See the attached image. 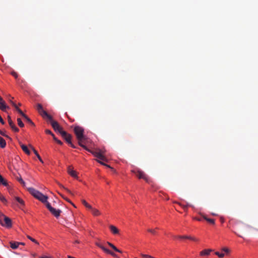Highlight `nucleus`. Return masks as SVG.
<instances>
[{"instance_id": "1", "label": "nucleus", "mask_w": 258, "mask_h": 258, "mask_svg": "<svg viewBox=\"0 0 258 258\" xmlns=\"http://www.w3.org/2000/svg\"><path fill=\"white\" fill-rule=\"evenodd\" d=\"M74 133L78 140L79 145L85 149H87V147L82 143V141L86 139V137L84 135V128L79 126H75L74 128Z\"/></svg>"}, {"instance_id": "2", "label": "nucleus", "mask_w": 258, "mask_h": 258, "mask_svg": "<svg viewBox=\"0 0 258 258\" xmlns=\"http://www.w3.org/2000/svg\"><path fill=\"white\" fill-rule=\"evenodd\" d=\"M133 172L139 178L143 179L146 182H149L148 176L142 170L140 169H135L132 170Z\"/></svg>"}, {"instance_id": "3", "label": "nucleus", "mask_w": 258, "mask_h": 258, "mask_svg": "<svg viewBox=\"0 0 258 258\" xmlns=\"http://www.w3.org/2000/svg\"><path fill=\"white\" fill-rule=\"evenodd\" d=\"M61 136L66 140L69 145L72 148H76V146L72 143V136L67 132L64 131L61 132Z\"/></svg>"}, {"instance_id": "4", "label": "nucleus", "mask_w": 258, "mask_h": 258, "mask_svg": "<svg viewBox=\"0 0 258 258\" xmlns=\"http://www.w3.org/2000/svg\"><path fill=\"white\" fill-rule=\"evenodd\" d=\"M46 207L55 217L57 218L59 216L61 211L59 209L56 210L51 207L50 204L49 202H46Z\"/></svg>"}, {"instance_id": "5", "label": "nucleus", "mask_w": 258, "mask_h": 258, "mask_svg": "<svg viewBox=\"0 0 258 258\" xmlns=\"http://www.w3.org/2000/svg\"><path fill=\"white\" fill-rule=\"evenodd\" d=\"M86 150L90 152L95 157L98 158L99 159L102 161H107L106 158L104 156L103 153L101 152V151H91L88 150L87 148Z\"/></svg>"}, {"instance_id": "6", "label": "nucleus", "mask_w": 258, "mask_h": 258, "mask_svg": "<svg viewBox=\"0 0 258 258\" xmlns=\"http://www.w3.org/2000/svg\"><path fill=\"white\" fill-rule=\"evenodd\" d=\"M4 218V223H3V222L0 220V223L2 224V226L6 227L8 228H10L12 227V221L10 218H9L8 217H6L3 215V216Z\"/></svg>"}, {"instance_id": "7", "label": "nucleus", "mask_w": 258, "mask_h": 258, "mask_svg": "<svg viewBox=\"0 0 258 258\" xmlns=\"http://www.w3.org/2000/svg\"><path fill=\"white\" fill-rule=\"evenodd\" d=\"M53 127V130L58 133H59L60 135L61 134L62 132H64L62 130V127L59 125L58 122L56 121H52L50 124Z\"/></svg>"}, {"instance_id": "8", "label": "nucleus", "mask_w": 258, "mask_h": 258, "mask_svg": "<svg viewBox=\"0 0 258 258\" xmlns=\"http://www.w3.org/2000/svg\"><path fill=\"white\" fill-rule=\"evenodd\" d=\"M8 123L12 128V130L15 132H18L19 131V129L15 125L13 121L12 120L11 117L8 116Z\"/></svg>"}, {"instance_id": "9", "label": "nucleus", "mask_w": 258, "mask_h": 258, "mask_svg": "<svg viewBox=\"0 0 258 258\" xmlns=\"http://www.w3.org/2000/svg\"><path fill=\"white\" fill-rule=\"evenodd\" d=\"M28 190L30 192V193L37 199H38L39 196H40L41 194L40 191L36 190L35 189L32 187L29 188Z\"/></svg>"}, {"instance_id": "10", "label": "nucleus", "mask_w": 258, "mask_h": 258, "mask_svg": "<svg viewBox=\"0 0 258 258\" xmlns=\"http://www.w3.org/2000/svg\"><path fill=\"white\" fill-rule=\"evenodd\" d=\"M68 173L73 177L77 178V172L76 171L73 170V168L72 166H69L68 168Z\"/></svg>"}, {"instance_id": "11", "label": "nucleus", "mask_w": 258, "mask_h": 258, "mask_svg": "<svg viewBox=\"0 0 258 258\" xmlns=\"http://www.w3.org/2000/svg\"><path fill=\"white\" fill-rule=\"evenodd\" d=\"M47 199H48V197L44 195L43 194H42L41 192L40 196H39V197L37 199L39 200V201H40L41 202H42V203H45L46 204V202H48L47 201Z\"/></svg>"}, {"instance_id": "12", "label": "nucleus", "mask_w": 258, "mask_h": 258, "mask_svg": "<svg viewBox=\"0 0 258 258\" xmlns=\"http://www.w3.org/2000/svg\"><path fill=\"white\" fill-rule=\"evenodd\" d=\"M9 108V107L6 105V102L4 100L0 101V109L4 111H6V109Z\"/></svg>"}, {"instance_id": "13", "label": "nucleus", "mask_w": 258, "mask_h": 258, "mask_svg": "<svg viewBox=\"0 0 258 258\" xmlns=\"http://www.w3.org/2000/svg\"><path fill=\"white\" fill-rule=\"evenodd\" d=\"M41 116L43 117H46L49 120V123L51 124V122L52 121H55L53 120L52 117L48 114L46 111H43V114H41Z\"/></svg>"}, {"instance_id": "14", "label": "nucleus", "mask_w": 258, "mask_h": 258, "mask_svg": "<svg viewBox=\"0 0 258 258\" xmlns=\"http://www.w3.org/2000/svg\"><path fill=\"white\" fill-rule=\"evenodd\" d=\"M109 229H110L111 232L113 234H117L119 233V230L115 226L111 225L109 226Z\"/></svg>"}, {"instance_id": "15", "label": "nucleus", "mask_w": 258, "mask_h": 258, "mask_svg": "<svg viewBox=\"0 0 258 258\" xmlns=\"http://www.w3.org/2000/svg\"><path fill=\"white\" fill-rule=\"evenodd\" d=\"M212 251H213V250L211 249H204L200 252V255H201V256L209 255L210 254V252Z\"/></svg>"}, {"instance_id": "16", "label": "nucleus", "mask_w": 258, "mask_h": 258, "mask_svg": "<svg viewBox=\"0 0 258 258\" xmlns=\"http://www.w3.org/2000/svg\"><path fill=\"white\" fill-rule=\"evenodd\" d=\"M20 146L22 149V150L26 153L27 154V155H30V151H29V150L28 149V148H27V147L22 144L21 143H20Z\"/></svg>"}, {"instance_id": "17", "label": "nucleus", "mask_w": 258, "mask_h": 258, "mask_svg": "<svg viewBox=\"0 0 258 258\" xmlns=\"http://www.w3.org/2000/svg\"><path fill=\"white\" fill-rule=\"evenodd\" d=\"M10 246L12 249H15L17 248L20 245V242L15 241H11L10 242Z\"/></svg>"}, {"instance_id": "18", "label": "nucleus", "mask_w": 258, "mask_h": 258, "mask_svg": "<svg viewBox=\"0 0 258 258\" xmlns=\"http://www.w3.org/2000/svg\"><path fill=\"white\" fill-rule=\"evenodd\" d=\"M32 149V150H33V152L34 153V154L36 155V156H37V157L38 158V159H39V160L41 162V163H43V160H42L41 157L40 156V155H39L38 153L37 152V151L33 148V146H32L31 145H30L29 146Z\"/></svg>"}, {"instance_id": "19", "label": "nucleus", "mask_w": 258, "mask_h": 258, "mask_svg": "<svg viewBox=\"0 0 258 258\" xmlns=\"http://www.w3.org/2000/svg\"><path fill=\"white\" fill-rule=\"evenodd\" d=\"M90 210H91L92 214L94 216H97L101 214L99 211L96 209H94L92 207V209H91Z\"/></svg>"}, {"instance_id": "20", "label": "nucleus", "mask_w": 258, "mask_h": 258, "mask_svg": "<svg viewBox=\"0 0 258 258\" xmlns=\"http://www.w3.org/2000/svg\"><path fill=\"white\" fill-rule=\"evenodd\" d=\"M107 243L109 245L113 250H114L116 252H118L121 253L122 251L118 249L116 247H115L113 244L109 242H107Z\"/></svg>"}, {"instance_id": "21", "label": "nucleus", "mask_w": 258, "mask_h": 258, "mask_svg": "<svg viewBox=\"0 0 258 258\" xmlns=\"http://www.w3.org/2000/svg\"><path fill=\"white\" fill-rule=\"evenodd\" d=\"M96 245L102 249L105 252L107 253L109 252V249L106 248L102 244L99 243H96Z\"/></svg>"}, {"instance_id": "22", "label": "nucleus", "mask_w": 258, "mask_h": 258, "mask_svg": "<svg viewBox=\"0 0 258 258\" xmlns=\"http://www.w3.org/2000/svg\"><path fill=\"white\" fill-rule=\"evenodd\" d=\"M0 184H2L5 186L8 185L7 181L3 178V177L0 174Z\"/></svg>"}, {"instance_id": "23", "label": "nucleus", "mask_w": 258, "mask_h": 258, "mask_svg": "<svg viewBox=\"0 0 258 258\" xmlns=\"http://www.w3.org/2000/svg\"><path fill=\"white\" fill-rule=\"evenodd\" d=\"M0 146L2 148H4L6 146V141L1 137H0Z\"/></svg>"}, {"instance_id": "24", "label": "nucleus", "mask_w": 258, "mask_h": 258, "mask_svg": "<svg viewBox=\"0 0 258 258\" xmlns=\"http://www.w3.org/2000/svg\"><path fill=\"white\" fill-rule=\"evenodd\" d=\"M37 109L38 111H39V113L41 115V114H43V112L45 111L43 109L42 106L40 104H38L37 106Z\"/></svg>"}, {"instance_id": "25", "label": "nucleus", "mask_w": 258, "mask_h": 258, "mask_svg": "<svg viewBox=\"0 0 258 258\" xmlns=\"http://www.w3.org/2000/svg\"><path fill=\"white\" fill-rule=\"evenodd\" d=\"M15 199L22 206L24 205V201L19 197H15Z\"/></svg>"}, {"instance_id": "26", "label": "nucleus", "mask_w": 258, "mask_h": 258, "mask_svg": "<svg viewBox=\"0 0 258 258\" xmlns=\"http://www.w3.org/2000/svg\"><path fill=\"white\" fill-rule=\"evenodd\" d=\"M82 203L87 208L90 210L92 209V207L90 205H89L85 200H82Z\"/></svg>"}, {"instance_id": "27", "label": "nucleus", "mask_w": 258, "mask_h": 258, "mask_svg": "<svg viewBox=\"0 0 258 258\" xmlns=\"http://www.w3.org/2000/svg\"><path fill=\"white\" fill-rule=\"evenodd\" d=\"M16 110L18 111V112L19 113H20L24 118L26 116V115L25 114H24L23 111L20 109L18 108V106H17L16 108H15Z\"/></svg>"}, {"instance_id": "28", "label": "nucleus", "mask_w": 258, "mask_h": 258, "mask_svg": "<svg viewBox=\"0 0 258 258\" xmlns=\"http://www.w3.org/2000/svg\"><path fill=\"white\" fill-rule=\"evenodd\" d=\"M204 218L205 220H206L207 221H208L210 223H211L212 224H215V221H214V219L208 218H207L205 216L204 217Z\"/></svg>"}, {"instance_id": "29", "label": "nucleus", "mask_w": 258, "mask_h": 258, "mask_svg": "<svg viewBox=\"0 0 258 258\" xmlns=\"http://www.w3.org/2000/svg\"><path fill=\"white\" fill-rule=\"evenodd\" d=\"M18 124L20 127H23L24 126V124L23 123L22 121L20 118H17Z\"/></svg>"}, {"instance_id": "30", "label": "nucleus", "mask_w": 258, "mask_h": 258, "mask_svg": "<svg viewBox=\"0 0 258 258\" xmlns=\"http://www.w3.org/2000/svg\"><path fill=\"white\" fill-rule=\"evenodd\" d=\"M24 118L26 120V121L32 125H34V123L29 118L27 115L24 117Z\"/></svg>"}, {"instance_id": "31", "label": "nucleus", "mask_w": 258, "mask_h": 258, "mask_svg": "<svg viewBox=\"0 0 258 258\" xmlns=\"http://www.w3.org/2000/svg\"><path fill=\"white\" fill-rule=\"evenodd\" d=\"M0 200L5 204H6L7 203V200L3 195L0 197Z\"/></svg>"}, {"instance_id": "32", "label": "nucleus", "mask_w": 258, "mask_h": 258, "mask_svg": "<svg viewBox=\"0 0 258 258\" xmlns=\"http://www.w3.org/2000/svg\"><path fill=\"white\" fill-rule=\"evenodd\" d=\"M60 196H61V197H62L64 200H65L66 201L68 202L69 203H71V204H72L74 207H75V205H74L73 203H72L71 202V201L69 199H68L67 198L64 197L63 195H60Z\"/></svg>"}, {"instance_id": "33", "label": "nucleus", "mask_w": 258, "mask_h": 258, "mask_svg": "<svg viewBox=\"0 0 258 258\" xmlns=\"http://www.w3.org/2000/svg\"><path fill=\"white\" fill-rule=\"evenodd\" d=\"M215 254L218 255L220 258L223 257L224 256V255H225L224 253H220V252H219L218 251H216L215 252Z\"/></svg>"}, {"instance_id": "34", "label": "nucleus", "mask_w": 258, "mask_h": 258, "mask_svg": "<svg viewBox=\"0 0 258 258\" xmlns=\"http://www.w3.org/2000/svg\"><path fill=\"white\" fill-rule=\"evenodd\" d=\"M186 239H190V240H193V241H197L198 240V239H197L195 237H191V236H187V237H186Z\"/></svg>"}, {"instance_id": "35", "label": "nucleus", "mask_w": 258, "mask_h": 258, "mask_svg": "<svg viewBox=\"0 0 258 258\" xmlns=\"http://www.w3.org/2000/svg\"><path fill=\"white\" fill-rule=\"evenodd\" d=\"M59 185L62 188H63V189H64L68 192H69V194H71L73 195V193L71 191V190H70L69 189L64 187L63 185H62L61 184H59Z\"/></svg>"}, {"instance_id": "36", "label": "nucleus", "mask_w": 258, "mask_h": 258, "mask_svg": "<svg viewBox=\"0 0 258 258\" xmlns=\"http://www.w3.org/2000/svg\"><path fill=\"white\" fill-rule=\"evenodd\" d=\"M141 256L143 258H155L151 255H147V254H141Z\"/></svg>"}, {"instance_id": "37", "label": "nucleus", "mask_w": 258, "mask_h": 258, "mask_svg": "<svg viewBox=\"0 0 258 258\" xmlns=\"http://www.w3.org/2000/svg\"><path fill=\"white\" fill-rule=\"evenodd\" d=\"M45 132L46 134L50 135H51L52 137H54V134L51 132V131H50L49 130H46L45 131Z\"/></svg>"}, {"instance_id": "38", "label": "nucleus", "mask_w": 258, "mask_h": 258, "mask_svg": "<svg viewBox=\"0 0 258 258\" xmlns=\"http://www.w3.org/2000/svg\"><path fill=\"white\" fill-rule=\"evenodd\" d=\"M17 180L19 181V182L20 183H21L22 184H23V185H24L25 184V182L24 181V180L22 179V178L21 177H20V178H17Z\"/></svg>"}, {"instance_id": "39", "label": "nucleus", "mask_w": 258, "mask_h": 258, "mask_svg": "<svg viewBox=\"0 0 258 258\" xmlns=\"http://www.w3.org/2000/svg\"><path fill=\"white\" fill-rule=\"evenodd\" d=\"M27 237L30 240H31L32 241L37 243V244H38V242L34 238H33L32 237H30V236L28 235L27 236Z\"/></svg>"}, {"instance_id": "40", "label": "nucleus", "mask_w": 258, "mask_h": 258, "mask_svg": "<svg viewBox=\"0 0 258 258\" xmlns=\"http://www.w3.org/2000/svg\"><path fill=\"white\" fill-rule=\"evenodd\" d=\"M186 237L187 236H175L174 237L175 238H179V239H186Z\"/></svg>"}, {"instance_id": "41", "label": "nucleus", "mask_w": 258, "mask_h": 258, "mask_svg": "<svg viewBox=\"0 0 258 258\" xmlns=\"http://www.w3.org/2000/svg\"><path fill=\"white\" fill-rule=\"evenodd\" d=\"M222 250L225 252L226 253H229L230 251L229 249L226 247H223L222 249Z\"/></svg>"}, {"instance_id": "42", "label": "nucleus", "mask_w": 258, "mask_h": 258, "mask_svg": "<svg viewBox=\"0 0 258 258\" xmlns=\"http://www.w3.org/2000/svg\"><path fill=\"white\" fill-rule=\"evenodd\" d=\"M11 74L13 76H14L15 78H17L18 76L17 73L15 72H12Z\"/></svg>"}, {"instance_id": "43", "label": "nucleus", "mask_w": 258, "mask_h": 258, "mask_svg": "<svg viewBox=\"0 0 258 258\" xmlns=\"http://www.w3.org/2000/svg\"><path fill=\"white\" fill-rule=\"evenodd\" d=\"M148 231L149 232H151V233L153 234H156V231L155 230H153V229H149L148 230Z\"/></svg>"}, {"instance_id": "44", "label": "nucleus", "mask_w": 258, "mask_h": 258, "mask_svg": "<svg viewBox=\"0 0 258 258\" xmlns=\"http://www.w3.org/2000/svg\"><path fill=\"white\" fill-rule=\"evenodd\" d=\"M10 102L11 103V104L15 107L16 108L17 106V105L16 104V103L15 102H14L13 101H12L11 100H9Z\"/></svg>"}, {"instance_id": "45", "label": "nucleus", "mask_w": 258, "mask_h": 258, "mask_svg": "<svg viewBox=\"0 0 258 258\" xmlns=\"http://www.w3.org/2000/svg\"><path fill=\"white\" fill-rule=\"evenodd\" d=\"M107 253L110 254L113 256H116V255L113 252H111L110 250H109V252H108Z\"/></svg>"}, {"instance_id": "46", "label": "nucleus", "mask_w": 258, "mask_h": 258, "mask_svg": "<svg viewBox=\"0 0 258 258\" xmlns=\"http://www.w3.org/2000/svg\"><path fill=\"white\" fill-rule=\"evenodd\" d=\"M100 164H101V165H104V166H105L106 165V164H105V163H104L103 162L101 161H100L99 160H97Z\"/></svg>"}, {"instance_id": "47", "label": "nucleus", "mask_w": 258, "mask_h": 258, "mask_svg": "<svg viewBox=\"0 0 258 258\" xmlns=\"http://www.w3.org/2000/svg\"><path fill=\"white\" fill-rule=\"evenodd\" d=\"M0 122L2 124H5V121L4 120H3V119L2 118V117H1V116L0 115Z\"/></svg>"}, {"instance_id": "48", "label": "nucleus", "mask_w": 258, "mask_h": 258, "mask_svg": "<svg viewBox=\"0 0 258 258\" xmlns=\"http://www.w3.org/2000/svg\"><path fill=\"white\" fill-rule=\"evenodd\" d=\"M56 142H57L58 144H59V145H61L62 144V142H61L60 140H57Z\"/></svg>"}, {"instance_id": "49", "label": "nucleus", "mask_w": 258, "mask_h": 258, "mask_svg": "<svg viewBox=\"0 0 258 258\" xmlns=\"http://www.w3.org/2000/svg\"><path fill=\"white\" fill-rule=\"evenodd\" d=\"M3 136L7 138L8 139L11 140V138L9 136L7 135L6 134H5V136Z\"/></svg>"}, {"instance_id": "50", "label": "nucleus", "mask_w": 258, "mask_h": 258, "mask_svg": "<svg viewBox=\"0 0 258 258\" xmlns=\"http://www.w3.org/2000/svg\"><path fill=\"white\" fill-rule=\"evenodd\" d=\"M0 134L2 136H5V133L0 130Z\"/></svg>"}, {"instance_id": "51", "label": "nucleus", "mask_w": 258, "mask_h": 258, "mask_svg": "<svg viewBox=\"0 0 258 258\" xmlns=\"http://www.w3.org/2000/svg\"><path fill=\"white\" fill-rule=\"evenodd\" d=\"M53 137V140H54L55 142H56V141H57V140H58V139H57L55 137V136H54V137Z\"/></svg>"}, {"instance_id": "52", "label": "nucleus", "mask_w": 258, "mask_h": 258, "mask_svg": "<svg viewBox=\"0 0 258 258\" xmlns=\"http://www.w3.org/2000/svg\"><path fill=\"white\" fill-rule=\"evenodd\" d=\"M105 166H106V167H107L108 168H110L112 169V168H111L109 165H108L107 164H106V165H105Z\"/></svg>"}, {"instance_id": "53", "label": "nucleus", "mask_w": 258, "mask_h": 258, "mask_svg": "<svg viewBox=\"0 0 258 258\" xmlns=\"http://www.w3.org/2000/svg\"><path fill=\"white\" fill-rule=\"evenodd\" d=\"M68 258H76V257H74L71 256H70V255H68Z\"/></svg>"}, {"instance_id": "54", "label": "nucleus", "mask_w": 258, "mask_h": 258, "mask_svg": "<svg viewBox=\"0 0 258 258\" xmlns=\"http://www.w3.org/2000/svg\"><path fill=\"white\" fill-rule=\"evenodd\" d=\"M20 244H21V245H25V243H23V242H20Z\"/></svg>"}, {"instance_id": "55", "label": "nucleus", "mask_w": 258, "mask_h": 258, "mask_svg": "<svg viewBox=\"0 0 258 258\" xmlns=\"http://www.w3.org/2000/svg\"><path fill=\"white\" fill-rule=\"evenodd\" d=\"M188 206V205H187L186 206H183V207L184 209H185V208H186L187 206Z\"/></svg>"}, {"instance_id": "56", "label": "nucleus", "mask_w": 258, "mask_h": 258, "mask_svg": "<svg viewBox=\"0 0 258 258\" xmlns=\"http://www.w3.org/2000/svg\"><path fill=\"white\" fill-rule=\"evenodd\" d=\"M75 242L76 243H79L80 242L78 240H76Z\"/></svg>"}, {"instance_id": "57", "label": "nucleus", "mask_w": 258, "mask_h": 258, "mask_svg": "<svg viewBox=\"0 0 258 258\" xmlns=\"http://www.w3.org/2000/svg\"><path fill=\"white\" fill-rule=\"evenodd\" d=\"M3 100V98L0 96V101H2Z\"/></svg>"}, {"instance_id": "58", "label": "nucleus", "mask_w": 258, "mask_h": 258, "mask_svg": "<svg viewBox=\"0 0 258 258\" xmlns=\"http://www.w3.org/2000/svg\"><path fill=\"white\" fill-rule=\"evenodd\" d=\"M3 216V214H1V213H0V216Z\"/></svg>"}, {"instance_id": "59", "label": "nucleus", "mask_w": 258, "mask_h": 258, "mask_svg": "<svg viewBox=\"0 0 258 258\" xmlns=\"http://www.w3.org/2000/svg\"><path fill=\"white\" fill-rule=\"evenodd\" d=\"M197 220H199V221H200V220H201V219H198Z\"/></svg>"}, {"instance_id": "60", "label": "nucleus", "mask_w": 258, "mask_h": 258, "mask_svg": "<svg viewBox=\"0 0 258 258\" xmlns=\"http://www.w3.org/2000/svg\"><path fill=\"white\" fill-rule=\"evenodd\" d=\"M221 221H222V222H223V221H223V219H222V220H221Z\"/></svg>"}]
</instances>
